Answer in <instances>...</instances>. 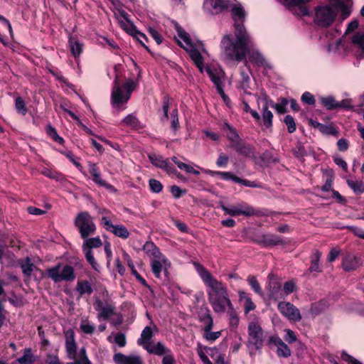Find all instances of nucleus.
<instances>
[{
    "instance_id": "obj_1",
    "label": "nucleus",
    "mask_w": 364,
    "mask_h": 364,
    "mask_svg": "<svg viewBox=\"0 0 364 364\" xmlns=\"http://www.w3.org/2000/svg\"><path fill=\"white\" fill-rule=\"evenodd\" d=\"M231 14L234 21V33L224 36L220 46L225 48L230 55L241 59L247 47L252 45V36L244 25L247 14L241 4H235L231 9Z\"/></svg>"
},
{
    "instance_id": "obj_2",
    "label": "nucleus",
    "mask_w": 364,
    "mask_h": 364,
    "mask_svg": "<svg viewBox=\"0 0 364 364\" xmlns=\"http://www.w3.org/2000/svg\"><path fill=\"white\" fill-rule=\"evenodd\" d=\"M193 265L204 284L208 288L207 290L208 299L212 296L228 293L226 285L216 279L203 265L196 262H193Z\"/></svg>"
},
{
    "instance_id": "obj_3",
    "label": "nucleus",
    "mask_w": 364,
    "mask_h": 364,
    "mask_svg": "<svg viewBox=\"0 0 364 364\" xmlns=\"http://www.w3.org/2000/svg\"><path fill=\"white\" fill-rule=\"evenodd\" d=\"M136 86V82L132 79L127 80L125 83L121 85L119 76L117 75L114 80L111 96L112 105L114 107H119L127 103Z\"/></svg>"
},
{
    "instance_id": "obj_4",
    "label": "nucleus",
    "mask_w": 364,
    "mask_h": 364,
    "mask_svg": "<svg viewBox=\"0 0 364 364\" xmlns=\"http://www.w3.org/2000/svg\"><path fill=\"white\" fill-rule=\"evenodd\" d=\"M337 9L332 5L317 6L314 9V22L319 28H328L336 20Z\"/></svg>"
},
{
    "instance_id": "obj_5",
    "label": "nucleus",
    "mask_w": 364,
    "mask_h": 364,
    "mask_svg": "<svg viewBox=\"0 0 364 364\" xmlns=\"http://www.w3.org/2000/svg\"><path fill=\"white\" fill-rule=\"evenodd\" d=\"M255 43L253 38L252 37V45L248 46L245 51L244 57L241 59H236L235 57L230 55L227 51L225 48H221L223 50L225 55L229 60L241 62L245 61V65L249 68L248 63L250 62L255 66L257 67H262L264 66L265 59L263 55L257 50L255 49Z\"/></svg>"
},
{
    "instance_id": "obj_6",
    "label": "nucleus",
    "mask_w": 364,
    "mask_h": 364,
    "mask_svg": "<svg viewBox=\"0 0 364 364\" xmlns=\"http://www.w3.org/2000/svg\"><path fill=\"white\" fill-rule=\"evenodd\" d=\"M183 43L188 46L185 48L183 46V50H186L193 62L194 65L198 68L200 72L203 73L204 65H203V57L199 51V47L202 46L201 42L198 41L194 43L189 34L183 30Z\"/></svg>"
},
{
    "instance_id": "obj_7",
    "label": "nucleus",
    "mask_w": 364,
    "mask_h": 364,
    "mask_svg": "<svg viewBox=\"0 0 364 364\" xmlns=\"http://www.w3.org/2000/svg\"><path fill=\"white\" fill-rule=\"evenodd\" d=\"M74 224L82 239L87 238L90 235L95 234L96 231V225L87 212L80 213L76 216Z\"/></svg>"
},
{
    "instance_id": "obj_8",
    "label": "nucleus",
    "mask_w": 364,
    "mask_h": 364,
    "mask_svg": "<svg viewBox=\"0 0 364 364\" xmlns=\"http://www.w3.org/2000/svg\"><path fill=\"white\" fill-rule=\"evenodd\" d=\"M61 265L59 264L48 269V276L54 282H60L61 281L72 282L75 279V275L74 269L70 265H65L60 272Z\"/></svg>"
},
{
    "instance_id": "obj_9",
    "label": "nucleus",
    "mask_w": 364,
    "mask_h": 364,
    "mask_svg": "<svg viewBox=\"0 0 364 364\" xmlns=\"http://www.w3.org/2000/svg\"><path fill=\"white\" fill-rule=\"evenodd\" d=\"M248 335L247 348H250L251 346H253L256 350H261L264 343V332L262 327L255 322L250 323Z\"/></svg>"
},
{
    "instance_id": "obj_10",
    "label": "nucleus",
    "mask_w": 364,
    "mask_h": 364,
    "mask_svg": "<svg viewBox=\"0 0 364 364\" xmlns=\"http://www.w3.org/2000/svg\"><path fill=\"white\" fill-rule=\"evenodd\" d=\"M204 173L212 176H220L221 179L224 181H232L236 183L242 184L246 187L250 188H260L261 185L257 183L255 181H251L247 179L241 178L236 175L233 174L232 172L228 171H212L209 169H203Z\"/></svg>"
},
{
    "instance_id": "obj_11",
    "label": "nucleus",
    "mask_w": 364,
    "mask_h": 364,
    "mask_svg": "<svg viewBox=\"0 0 364 364\" xmlns=\"http://www.w3.org/2000/svg\"><path fill=\"white\" fill-rule=\"evenodd\" d=\"M82 245V250L85 252L87 261L93 269L98 270L99 265L94 258L92 248H97L102 245L101 239L99 237L86 238Z\"/></svg>"
},
{
    "instance_id": "obj_12",
    "label": "nucleus",
    "mask_w": 364,
    "mask_h": 364,
    "mask_svg": "<svg viewBox=\"0 0 364 364\" xmlns=\"http://www.w3.org/2000/svg\"><path fill=\"white\" fill-rule=\"evenodd\" d=\"M119 16L122 18L121 20H119V23L120 26L127 31V33L131 34L134 36L141 44H144L143 41L139 38V37L144 38L146 39V36L145 34L136 31L135 26L131 23L129 20V14L124 10L119 11Z\"/></svg>"
},
{
    "instance_id": "obj_13",
    "label": "nucleus",
    "mask_w": 364,
    "mask_h": 364,
    "mask_svg": "<svg viewBox=\"0 0 364 364\" xmlns=\"http://www.w3.org/2000/svg\"><path fill=\"white\" fill-rule=\"evenodd\" d=\"M269 282V297L270 299L278 301L284 299V294L282 289V284L279 279L273 274L268 275Z\"/></svg>"
},
{
    "instance_id": "obj_14",
    "label": "nucleus",
    "mask_w": 364,
    "mask_h": 364,
    "mask_svg": "<svg viewBox=\"0 0 364 364\" xmlns=\"http://www.w3.org/2000/svg\"><path fill=\"white\" fill-rule=\"evenodd\" d=\"M257 243L262 247H273L287 244V242L280 235L274 234H262L256 240Z\"/></svg>"
},
{
    "instance_id": "obj_15",
    "label": "nucleus",
    "mask_w": 364,
    "mask_h": 364,
    "mask_svg": "<svg viewBox=\"0 0 364 364\" xmlns=\"http://www.w3.org/2000/svg\"><path fill=\"white\" fill-rule=\"evenodd\" d=\"M278 309L279 312L294 321H299L301 319L299 310L291 303L280 301L278 304Z\"/></svg>"
},
{
    "instance_id": "obj_16",
    "label": "nucleus",
    "mask_w": 364,
    "mask_h": 364,
    "mask_svg": "<svg viewBox=\"0 0 364 364\" xmlns=\"http://www.w3.org/2000/svg\"><path fill=\"white\" fill-rule=\"evenodd\" d=\"M213 311L215 313H224L226 311L227 307L231 306V301L229 298L228 293L214 296L208 299Z\"/></svg>"
},
{
    "instance_id": "obj_17",
    "label": "nucleus",
    "mask_w": 364,
    "mask_h": 364,
    "mask_svg": "<svg viewBox=\"0 0 364 364\" xmlns=\"http://www.w3.org/2000/svg\"><path fill=\"white\" fill-rule=\"evenodd\" d=\"M102 224L107 231L112 232L116 236L122 239L129 237V232L127 228L122 225H113L109 218L102 217Z\"/></svg>"
},
{
    "instance_id": "obj_18",
    "label": "nucleus",
    "mask_w": 364,
    "mask_h": 364,
    "mask_svg": "<svg viewBox=\"0 0 364 364\" xmlns=\"http://www.w3.org/2000/svg\"><path fill=\"white\" fill-rule=\"evenodd\" d=\"M231 148L240 156L250 159L255 158V147L243 139L235 143Z\"/></svg>"
},
{
    "instance_id": "obj_19",
    "label": "nucleus",
    "mask_w": 364,
    "mask_h": 364,
    "mask_svg": "<svg viewBox=\"0 0 364 364\" xmlns=\"http://www.w3.org/2000/svg\"><path fill=\"white\" fill-rule=\"evenodd\" d=\"M280 1L290 9L296 7V12L301 16H311V12L306 6V4L311 0H280Z\"/></svg>"
},
{
    "instance_id": "obj_20",
    "label": "nucleus",
    "mask_w": 364,
    "mask_h": 364,
    "mask_svg": "<svg viewBox=\"0 0 364 364\" xmlns=\"http://www.w3.org/2000/svg\"><path fill=\"white\" fill-rule=\"evenodd\" d=\"M362 258L358 255L348 253L342 260V268L345 272H351L356 270L362 265Z\"/></svg>"
},
{
    "instance_id": "obj_21",
    "label": "nucleus",
    "mask_w": 364,
    "mask_h": 364,
    "mask_svg": "<svg viewBox=\"0 0 364 364\" xmlns=\"http://www.w3.org/2000/svg\"><path fill=\"white\" fill-rule=\"evenodd\" d=\"M149 158L154 166L165 170L169 174H176V171L173 165L167 160H164L163 157L150 155Z\"/></svg>"
},
{
    "instance_id": "obj_22",
    "label": "nucleus",
    "mask_w": 364,
    "mask_h": 364,
    "mask_svg": "<svg viewBox=\"0 0 364 364\" xmlns=\"http://www.w3.org/2000/svg\"><path fill=\"white\" fill-rule=\"evenodd\" d=\"M89 172L92 176V181L102 187H105L107 189L113 188V186L110 184L106 183L105 180H103L101 177V174L100 171L98 170L95 164L89 163Z\"/></svg>"
},
{
    "instance_id": "obj_23",
    "label": "nucleus",
    "mask_w": 364,
    "mask_h": 364,
    "mask_svg": "<svg viewBox=\"0 0 364 364\" xmlns=\"http://www.w3.org/2000/svg\"><path fill=\"white\" fill-rule=\"evenodd\" d=\"M236 205L238 211L240 212V215H245L246 217H259L264 215L262 210L255 209L252 205L247 203L242 202L237 203Z\"/></svg>"
},
{
    "instance_id": "obj_24",
    "label": "nucleus",
    "mask_w": 364,
    "mask_h": 364,
    "mask_svg": "<svg viewBox=\"0 0 364 364\" xmlns=\"http://www.w3.org/2000/svg\"><path fill=\"white\" fill-rule=\"evenodd\" d=\"M113 360L117 364H142L139 356L125 355L121 353H115Z\"/></svg>"
},
{
    "instance_id": "obj_25",
    "label": "nucleus",
    "mask_w": 364,
    "mask_h": 364,
    "mask_svg": "<svg viewBox=\"0 0 364 364\" xmlns=\"http://www.w3.org/2000/svg\"><path fill=\"white\" fill-rule=\"evenodd\" d=\"M223 130L226 133L227 138L230 142V147L242 139L237 129L228 122H225Z\"/></svg>"
},
{
    "instance_id": "obj_26",
    "label": "nucleus",
    "mask_w": 364,
    "mask_h": 364,
    "mask_svg": "<svg viewBox=\"0 0 364 364\" xmlns=\"http://www.w3.org/2000/svg\"><path fill=\"white\" fill-rule=\"evenodd\" d=\"M198 318L203 324V327H207L209 329L210 326H213V319L208 307H201L199 309L198 311Z\"/></svg>"
},
{
    "instance_id": "obj_27",
    "label": "nucleus",
    "mask_w": 364,
    "mask_h": 364,
    "mask_svg": "<svg viewBox=\"0 0 364 364\" xmlns=\"http://www.w3.org/2000/svg\"><path fill=\"white\" fill-rule=\"evenodd\" d=\"M145 349L147 350L149 353L156 355L159 356H164L171 351L161 342H158L154 344L151 343L149 345H146Z\"/></svg>"
},
{
    "instance_id": "obj_28",
    "label": "nucleus",
    "mask_w": 364,
    "mask_h": 364,
    "mask_svg": "<svg viewBox=\"0 0 364 364\" xmlns=\"http://www.w3.org/2000/svg\"><path fill=\"white\" fill-rule=\"evenodd\" d=\"M352 43L358 46L357 56L360 58H364V33H356L352 38Z\"/></svg>"
},
{
    "instance_id": "obj_29",
    "label": "nucleus",
    "mask_w": 364,
    "mask_h": 364,
    "mask_svg": "<svg viewBox=\"0 0 364 364\" xmlns=\"http://www.w3.org/2000/svg\"><path fill=\"white\" fill-rule=\"evenodd\" d=\"M321 257V252L317 250H314L311 255V264L309 268L310 272H321V269L319 267V261Z\"/></svg>"
},
{
    "instance_id": "obj_30",
    "label": "nucleus",
    "mask_w": 364,
    "mask_h": 364,
    "mask_svg": "<svg viewBox=\"0 0 364 364\" xmlns=\"http://www.w3.org/2000/svg\"><path fill=\"white\" fill-rule=\"evenodd\" d=\"M153 336V331L151 327L146 326L144 328L141 332V338L138 340V344L142 346L144 348L146 345H149L151 343L150 340Z\"/></svg>"
},
{
    "instance_id": "obj_31",
    "label": "nucleus",
    "mask_w": 364,
    "mask_h": 364,
    "mask_svg": "<svg viewBox=\"0 0 364 364\" xmlns=\"http://www.w3.org/2000/svg\"><path fill=\"white\" fill-rule=\"evenodd\" d=\"M120 124L135 129H138L142 127L139 119L133 114H128L122 119Z\"/></svg>"
},
{
    "instance_id": "obj_32",
    "label": "nucleus",
    "mask_w": 364,
    "mask_h": 364,
    "mask_svg": "<svg viewBox=\"0 0 364 364\" xmlns=\"http://www.w3.org/2000/svg\"><path fill=\"white\" fill-rule=\"evenodd\" d=\"M212 8L215 11V14L227 11L229 9V0H212L210 1Z\"/></svg>"
},
{
    "instance_id": "obj_33",
    "label": "nucleus",
    "mask_w": 364,
    "mask_h": 364,
    "mask_svg": "<svg viewBox=\"0 0 364 364\" xmlns=\"http://www.w3.org/2000/svg\"><path fill=\"white\" fill-rule=\"evenodd\" d=\"M69 43L72 54L75 58L80 56L82 50V44L79 41L73 36L70 37Z\"/></svg>"
},
{
    "instance_id": "obj_34",
    "label": "nucleus",
    "mask_w": 364,
    "mask_h": 364,
    "mask_svg": "<svg viewBox=\"0 0 364 364\" xmlns=\"http://www.w3.org/2000/svg\"><path fill=\"white\" fill-rule=\"evenodd\" d=\"M143 250L148 256H152L154 258H160L161 252L153 242H146L144 245Z\"/></svg>"
},
{
    "instance_id": "obj_35",
    "label": "nucleus",
    "mask_w": 364,
    "mask_h": 364,
    "mask_svg": "<svg viewBox=\"0 0 364 364\" xmlns=\"http://www.w3.org/2000/svg\"><path fill=\"white\" fill-rule=\"evenodd\" d=\"M323 172L327 175V178L324 185L321 186V190L323 192H328L332 190L331 186L334 180V173L331 169L323 170Z\"/></svg>"
},
{
    "instance_id": "obj_36",
    "label": "nucleus",
    "mask_w": 364,
    "mask_h": 364,
    "mask_svg": "<svg viewBox=\"0 0 364 364\" xmlns=\"http://www.w3.org/2000/svg\"><path fill=\"white\" fill-rule=\"evenodd\" d=\"M346 183L349 188H350L355 194L360 195L364 193V182L362 181H352L347 179Z\"/></svg>"
},
{
    "instance_id": "obj_37",
    "label": "nucleus",
    "mask_w": 364,
    "mask_h": 364,
    "mask_svg": "<svg viewBox=\"0 0 364 364\" xmlns=\"http://www.w3.org/2000/svg\"><path fill=\"white\" fill-rule=\"evenodd\" d=\"M36 360L34 355L31 352V348H26L21 357L17 359L20 364H32Z\"/></svg>"
},
{
    "instance_id": "obj_38",
    "label": "nucleus",
    "mask_w": 364,
    "mask_h": 364,
    "mask_svg": "<svg viewBox=\"0 0 364 364\" xmlns=\"http://www.w3.org/2000/svg\"><path fill=\"white\" fill-rule=\"evenodd\" d=\"M320 101L321 105L328 110L331 111L336 109L337 101L332 95L321 97Z\"/></svg>"
},
{
    "instance_id": "obj_39",
    "label": "nucleus",
    "mask_w": 364,
    "mask_h": 364,
    "mask_svg": "<svg viewBox=\"0 0 364 364\" xmlns=\"http://www.w3.org/2000/svg\"><path fill=\"white\" fill-rule=\"evenodd\" d=\"M213 326H210L209 329L207 327H203V338L210 342H214L221 336V331L213 332L212 328Z\"/></svg>"
},
{
    "instance_id": "obj_40",
    "label": "nucleus",
    "mask_w": 364,
    "mask_h": 364,
    "mask_svg": "<svg viewBox=\"0 0 364 364\" xmlns=\"http://www.w3.org/2000/svg\"><path fill=\"white\" fill-rule=\"evenodd\" d=\"M76 289L80 295L91 294L93 291L92 287L87 281L77 282Z\"/></svg>"
},
{
    "instance_id": "obj_41",
    "label": "nucleus",
    "mask_w": 364,
    "mask_h": 364,
    "mask_svg": "<svg viewBox=\"0 0 364 364\" xmlns=\"http://www.w3.org/2000/svg\"><path fill=\"white\" fill-rule=\"evenodd\" d=\"M262 111L263 124L267 128H271L272 127L273 114L267 109V106H263Z\"/></svg>"
},
{
    "instance_id": "obj_42",
    "label": "nucleus",
    "mask_w": 364,
    "mask_h": 364,
    "mask_svg": "<svg viewBox=\"0 0 364 364\" xmlns=\"http://www.w3.org/2000/svg\"><path fill=\"white\" fill-rule=\"evenodd\" d=\"M247 281L249 285L251 287V289L256 294H257L259 295L262 294V293H263L262 289L255 276L249 275Z\"/></svg>"
},
{
    "instance_id": "obj_43",
    "label": "nucleus",
    "mask_w": 364,
    "mask_h": 364,
    "mask_svg": "<svg viewBox=\"0 0 364 364\" xmlns=\"http://www.w3.org/2000/svg\"><path fill=\"white\" fill-rule=\"evenodd\" d=\"M241 75V83L240 87L243 90L244 92L247 95H251V92L248 91V90L250 88V78L248 75V74L245 72L244 70L241 71L240 73Z\"/></svg>"
},
{
    "instance_id": "obj_44",
    "label": "nucleus",
    "mask_w": 364,
    "mask_h": 364,
    "mask_svg": "<svg viewBox=\"0 0 364 364\" xmlns=\"http://www.w3.org/2000/svg\"><path fill=\"white\" fill-rule=\"evenodd\" d=\"M320 132L325 135L333 136L336 137H338L339 135L338 128L331 124H323Z\"/></svg>"
},
{
    "instance_id": "obj_45",
    "label": "nucleus",
    "mask_w": 364,
    "mask_h": 364,
    "mask_svg": "<svg viewBox=\"0 0 364 364\" xmlns=\"http://www.w3.org/2000/svg\"><path fill=\"white\" fill-rule=\"evenodd\" d=\"M115 306L112 304H106L105 306L100 311L98 314L99 317H102L104 319H107L109 316L114 314Z\"/></svg>"
},
{
    "instance_id": "obj_46",
    "label": "nucleus",
    "mask_w": 364,
    "mask_h": 364,
    "mask_svg": "<svg viewBox=\"0 0 364 364\" xmlns=\"http://www.w3.org/2000/svg\"><path fill=\"white\" fill-rule=\"evenodd\" d=\"M125 258L127 260L128 266L130 267L132 270V273L135 276L136 279L144 286H147V283L146 280L138 273V272L136 270L134 264L131 261L128 255L125 254L124 255Z\"/></svg>"
},
{
    "instance_id": "obj_47",
    "label": "nucleus",
    "mask_w": 364,
    "mask_h": 364,
    "mask_svg": "<svg viewBox=\"0 0 364 364\" xmlns=\"http://www.w3.org/2000/svg\"><path fill=\"white\" fill-rule=\"evenodd\" d=\"M34 264L31 263L29 257H26L23 262L21 263V268L23 273L26 276H31L33 270Z\"/></svg>"
},
{
    "instance_id": "obj_48",
    "label": "nucleus",
    "mask_w": 364,
    "mask_h": 364,
    "mask_svg": "<svg viewBox=\"0 0 364 364\" xmlns=\"http://www.w3.org/2000/svg\"><path fill=\"white\" fill-rule=\"evenodd\" d=\"M293 154L296 158H303L307 155V151L302 142L297 141L293 149Z\"/></svg>"
},
{
    "instance_id": "obj_49",
    "label": "nucleus",
    "mask_w": 364,
    "mask_h": 364,
    "mask_svg": "<svg viewBox=\"0 0 364 364\" xmlns=\"http://www.w3.org/2000/svg\"><path fill=\"white\" fill-rule=\"evenodd\" d=\"M288 100L285 98L282 99L281 103L277 104L274 102H271V107L274 108L278 114H284L287 112V105H288Z\"/></svg>"
},
{
    "instance_id": "obj_50",
    "label": "nucleus",
    "mask_w": 364,
    "mask_h": 364,
    "mask_svg": "<svg viewBox=\"0 0 364 364\" xmlns=\"http://www.w3.org/2000/svg\"><path fill=\"white\" fill-rule=\"evenodd\" d=\"M277 355L279 357L288 358L291 355V350L289 346L283 342V343H281L277 348Z\"/></svg>"
},
{
    "instance_id": "obj_51",
    "label": "nucleus",
    "mask_w": 364,
    "mask_h": 364,
    "mask_svg": "<svg viewBox=\"0 0 364 364\" xmlns=\"http://www.w3.org/2000/svg\"><path fill=\"white\" fill-rule=\"evenodd\" d=\"M284 122L287 127L288 132L294 133L296 129V125L294 117L291 115L287 114L284 119Z\"/></svg>"
},
{
    "instance_id": "obj_52",
    "label": "nucleus",
    "mask_w": 364,
    "mask_h": 364,
    "mask_svg": "<svg viewBox=\"0 0 364 364\" xmlns=\"http://www.w3.org/2000/svg\"><path fill=\"white\" fill-rule=\"evenodd\" d=\"M205 71L208 75L209 77L210 78L211 81L215 85V86L223 83L220 76L216 73L215 70H213L211 68L208 66L205 68Z\"/></svg>"
},
{
    "instance_id": "obj_53",
    "label": "nucleus",
    "mask_w": 364,
    "mask_h": 364,
    "mask_svg": "<svg viewBox=\"0 0 364 364\" xmlns=\"http://www.w3.org/2000/svg\"><path fill=\"white\" fill-rule=\"evenodd\" d=\"M296 287L295 283L292 280L285 282L284 284L283 289H282L283 294H284V298L286 296H288V295L291 294V293H293L296 290Z\"/></svg>"
},
{
    "instance_id": "obj_54",
    "label": "nucleus",
    "mask_w": 364,
    "mask_h": 364,
    "mask_svg": "<svg viewBox=\"0 0 364 364\" xmlns=\"http://www.w3.org/2000/svg\"><path fill=\"white\" fill-rule=\"evenodd\" d=\"M15 107L17 112L23 115H25L27 113V108L26 107V104L24 100L18 97L16 99Z\"/></svg>"
},
{
    "instance_id": "obj_55",
    "label": "nucleus",
    "mask_w": 364,
    "mask_h": 364,
    "mask_svg": "<svg viewBox=\"0 0 364 364\" xmlns=\"http://www.w3.org/2000/svg\"><path fill=\"white\" fill-rule=\"evenodd\" d=\"M151 267L155 277L159 278L162 270L161 262L159 260L154 259L151 263Z\"/></svg>"
},
{
    "instance_id": "obj_56",
    "label": "nucleus",
    "mask_w": 364,
    "mask_h": 364,
    "mask_svg": "<svg viewBox=\"0 0 364 364\" xmlns=\"http://www.w3.org/2000/svg\"><path fill=\"white\" fill-rule=\"evenodd\" d=\"M221 208L225 215H229L232 217L240 216V212L238 211L236 205L231 207H227L224 205H222Z\"/></svg>"
},
{
    "instance_id": "obj_57",
    "label": "nucleus",
    "mask_w": 364,
    "mask_h": 364,
    "mask_svg": "<svg viewBox=\"0 0 364 364\" xmlns=\"http://www.w3.org/2000/svg\"><path fill=\"white\" fill-rule=\"evenodd\" d=\"M301 100L309 105H315L316 103L314 96L309 92H304L301 97Z\"/></svg>"
},
{
    "instance_id": "obj_58",
    "label": "nucleus",
    "mask_w": 364,
    "mask_h": 364,
    "mask_svg": "<svg viewBox=\"0 0 364 364\" xmlns=\"http://www.w3.org/2000/svg\"><path fill=\"white\" fill-rule=\"evenodd\" d=\"M341 359L348 364H363L358 360L349 355L346 350H343L341 354Z\"/></svg>"
},
{
    "instance_id": "obj_59",
    "label": "nucleus",
    "mask_w": 364,
    "mask_h": 364,
    "mask_svg": "<svg viewBox=\"0 0 364 364\" xmlns=\"http://www.w3.org/2000/svg\"><path fill=\"white\" fill-rule=\"evenodd\" d=\"M150 189L154 193H159L162 191L163 186L161 183L156 179L151 178L149 181Z\"/></svg>"
},
{
    "instance_id": "obj_60",
    "label": "nucleus",
    "mask_w": 364,
    "mask_h": 364,
    "mask_svg": "<svg viewBox=\"0 0 364 364\" xmlns=\"http://www.w3.org/2000/svg\"><path fill=\"white\" fill-rule=\"evenodd\" d=\"M194 166L197 167L198 168L200 169L203 172V168L198 166H196L193 164H185L183 163V170L188 173H192L193 175H196V176H198L200 174V171L198 170H196L195 169Z\"/></svg>"
},
{
    "instance_id": "obj_61",
    "label": "nucleus",
    "mask_w": 364,
    "mask_h": 364,
    "mask_svg": "<svg viewBox=\"0 0 364 364\" xmlns=\"http://www.w3.org/2000/svg\"><path fill=\"white\" fill-rule=\"evenodd\" d=\"M341 108L346 110H353V106L352 105L351 99H344L341 102H337L336 109Z\"/></svg>"
},
{
    "instance_id": "obj_62",
    "label": "nucleus",
    "mask_w": 364,
    "mask_h": 364,
    "mask_svg": "<svg viewBox=\"0 0 364 364\" xmlns=\"http://www.w3.org/2000/svg\"><path fill=\"white\" fill-rule=\"evenodd\" d=\"M171 23V26L177 31L178 33V37L175 36L174 38L176 41L178 45L182 48V29L178 22L172 21Z\"/></svg>"
},
{
    "instance_id": "obj_63",
    "label": "nucleus",
    "mask_w": 364,
    "mask_h": 364,
    "mask_svg": "<svg viewBox=\"0 0 364 364\" xmlns=\"http://www.w3.org/2000/svg\"><path fill=\"white\" fill-rule=\"evenodd\" d=\"M228 162L229 157L225 154L221 153L216 161V165L218 167L225 168L228 166Z\"/></svg>"
},
{
    "instance_id": "obj_64",
    "label": "nucleus",
    "mask_w": 364,
    "mask_h": 364,
    "mask_svg": "<svg viewBox=\"0 0 364 364\" xmlns=\"http://www.w3.org/2000/svg\"><path fill=\"white\" fill-rule=\"evenodd\" d=\"M336 144L338 151L342 152L346 151L349 148V142L345 138H341L338 139Z\"/></svg>"
}]
</instances>
